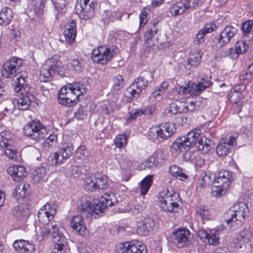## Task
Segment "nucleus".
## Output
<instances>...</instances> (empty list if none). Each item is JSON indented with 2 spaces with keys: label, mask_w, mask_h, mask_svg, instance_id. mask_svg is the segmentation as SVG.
Instances as JSON below:
<instances>
[{
  "label": "nucleus",
  "mask_w": 253,
  "mask_h": 253,
  "mask_svg": "<svg viewBox=\"0 0 253 253\" xmlns=\"http://www.w3.org/2000/svg\"><path fill=\"white\" fill-rule=\"evenodd\" d=\"M180 198L172 187H168L159 192L156 204L161 210L169 213H177L180 210Z\"/></svg>",
  "instance_id": "nucleus-1"
},
{
  "label": "nucleus",
  "mask_w": 253,
  "mask_h": 253,
  "mask_svg": "<svg viewBox=\"0 0 253 253\" xmlns=\"http://www.w3.org/2000/svg\"><path fill=\"white\" fill-rule=\"evenodd\" d=\"M248 213L247 204L245 202H239L229 208L224 213L223 218L228 227L235 229L245 222Z\"/></svg>",
  "instance_id": "nucleus-2"
},
{
  "label": "nucleus",
  "mask_w": 253,
  "mask_h": 253,
  "mask_svg": "<svg viewBox=\"0 0 253 253\" xmlns=\"http://www.w3.org/2000/svg\"><path fill=\"white\" fill-rule=\"evenodd\" d=\"M28 76L27 72L22 71L15 75V79L14 80L15 91L21 94V96L18 99H15L14 101L18 109L21 110H26L28 109L31 103L30 94L27 92L29 89L26 83Z\"/></svg>",
  "instance_id": "nucleus-3"
},
{
  "label": "nucleus",
  "mask_w": 253,
  "mask_h": 253,
  "mask_svg": "<svg viewBox=\"0 0 253 253\" xmlns=\"http://www.w3.org/2000/svg\"><path fill=\"white\" fill-rule=\"evenodd\" d=\"M202 133L201 129L195 128L186 134L177 137L170 146L173 155L177 156L182 151L189 150L200 139Z\"/></svg>",
  "instance_id": "nucleus-4"
},
{
  "label": "nucleus",
  "mask_w": 253,
  "mask_h": 253,
  "mask_svg": "<svg viewBox=\"0 0 253 253\" xmlns=\"http://www.w3.org/2000/svg\"><path fill=\"white\" fill-rule=\"evenodd\" d=\"M84 92L83 84L79 83L69 84L60 89L58 95L59 103L64 105L73 106L77 103L80 95Z\"/></svg>",
  "instance_id": "nucleus-5"
},
{
  "label": "nucleus",
  "mask_w": 253,
  "mask_h": 253,
  "mask_svg": "<svg viewBox=\"0 0 253 253\" xmlns=\"http://www.w3.org/2000/svg\"><path fill=\"white\" fill-rule=\"evenodd\" d=\"M50 235L54 243L52 253H62L67 246V239L64 236L65 229L59 221H54L48 223Z\"/></svg>",
  "instance_id": "nucleus-6"
},
{
  "label": "nucleus",
  "mask_w": 253,
  "mask_h": 253,
  "mask_svg": "<svg viewBox=\"0 0 253 253\" xmlns=\"http://www.w3.org/2000/svg\"><path fill=\"white\" fill-rule=\"evenodd\" d=\"M175 131L174 124L166 123L151 127L148 131V136L153 141L156 140L163 141L171 137Z\"/></svg>",
  "instance_id": "nucleus-7"
},
{
  "label": "nucleus",
  "mask_w": 253,
  "mask_h": 253,
  "mask_svg": "<svg viewBox=\"0 0 253 253\" xmlns=\"http://www.w3.org/2000/svg\"><path fill=\"white\" fill-rule=\"evenodd\" d=\"M116 202V198L113 193H106L91 203L89 214L91 216L99 215L103 213L107 207L112 206Z\"/></svg>",
  "instance_id": "nucleus-8"
},
{
  "label": "nucleus",
  "mask_w": 253,
  "mask_h": 253,
  "mask_svg": "<svg viewBox=\"0 0 253 253\" xmlns=\"http://www.w3.org/2000/svg\"><path fill=\"white\" fill-rule=\"evenodd\" d=\"M23 133L25 136L38 141L45 136L47 129L40 121L33 120L24 126Z\"/></svg>",
  "instance_id": "nucleus-9"
},
{
  "label": "nucleus",
  "mask_w": 253,
  "mask_h": 253,
  "mask_svg": "<svg viewBox=\"0 0 253 253\" xmlns=\"http://www.w3.org/2000/svg\"><path fill=\"white\" fill-rule=\"evenodd\" d=\"M97 7V0H78L75 8L81 18L87 20L94 16Z\"/></svg>",
  "instance_id": "nucleus-10"
},
{
  "label": "nucleus",
  "mask_w": 253,
  "mask_h": 253,
  "mask_svg": "<svg viewBox=\"0 0 253 253\" xmlns=\"http://www.w3.org/2000/svg\"><path fill=\"white\" fill-rule=\"evenodd\" d=\"M14 135L8 131L0 133V146L4 149V153L9 159L15 160L17 151L14 144Z\"/></svg>",
  "instance_id": "nucleus-11"
},
{
  "label": "nucleus",
  "mask_w": 253,
  "mask_h": 253,
  "mask_svg": "<svg viewBox=\"0 0 253 253\" xmlns=\"http://www.w3.org/2000/svg\"><path fill=\"white\" fill-rule=\"evenodd\" d=\"M55 72L61 76L65 75V73L61 72L60 67L58 65L56 58L52 57L47 59L45 63L42 66L39 76L40 80L42 82H47L50 80L53 74Z\"/></svg>",
  "instance_id": "nucleus-12"
},
{
  "label": "nucleus",
  "mask_w": 253,
  "mask_h": 253,
  "mask_svg": "<svg viewBox=\"0 0 253 253\" xmlns=\"http://www.w3.org/2000/svg\"><path fill=\"white\" fill-rule=\"evenodd\" d=\"M191 233L186 228L180 227L174 230L170 236V241L179 248H184L191 243Z\"/></svg>",
  "instance_id": "nucleus-13"
},
{
  "label": "nucleus",
  "mask_w": 253,
  "mask_h": 253,
  "mask_svg": "<svg viewBox=\"0 0 253 253\" xmlns=\"http://www.w3.org/2000/svg\"><path fill=\"white\" fill-rule=\"evenodd\" d=\"M73 152L74 147L71 143L66 142L61 144L58 148V152L54 153L50 157V164L59 166L63 164L72 155Z\"/></svg>",
  "instance_id": "nucleus-14"
},
{
  "label": "nucleus",
  "mask_w": 253,
  "mask_h": 253,
  "mask_svg": "<svg viewBox=\"0 0 253 253\" xmlns=\"http://www.w3.org/2000/svg\"><path fill=\"white\" fill-rule=\"evenodd\" d=\"M113 56V51L105 46H100L92 51V60L100 64L108 63Z\"/></svg>",
  "instance_id": "nucleus-15"
},
{
  "label": "nucleus",
  "mask_w": 253,
  "mask_h": 253,
  "mask_svg": "<svg viewBox=\"0 0 253 253\" xmlns=\"http://www.w3.org/2000/svg\"><path fill=\"white\" fill-rule=\"evenodd\" d=\"M237 32V28L233 26H227L225 27L220 35L215 38L216 48H221L229 43Z\"/></svg>",
  "instance_id": "nucleus-16"
},
{
  "label": "nucleus",
  "mask_w": 253,
  "mask_h": 253,
  "mask_svg": "<svg viewBox=\"0 0 253 253\" xmlns=\"http://www.w3.org/2000/svg\"><path fill=\"white\" fill-rule=\"evenodd\" d=\"M69 225L76 234L85 236L88 233V230L84 221L82 216L77 214L69 216Z\"/></svg>",
  "instance_id": "nucleus-17"
},
{
  "label": "nucleus",
  "mask_w": 253,
  "mask_h": 253,
  "mask_svg": "<svg viewBox=\"0 0 253 253\" xmlns=\"http://www.w3.org/2000/svg\"><path fill=\"white\" fill-rule=\"evenodd\" d=\"M55 206L53 203H46L39 211L38 216L41 223L48 224L53 219L56 214Z\"/></svg>",
  "instance_id": "nucleus-18"
},
{
  "label": "nucleus",
  "mask_w": 253,
  "mask_h": 253,
  "mask_svg": "<svg viewBox=\"0 0 253 253\" xmlns=\"http://www.w3.org/2000/svg\"><path fill=\"white\" fill-rule=\"evenodd\" d=\"M182 155L183 159L194 164L196 168H201L205 163V160L199 150H192L191 148L181 152L178 156Z\"/></svg>",
  "instance_id": "nucleus-19"
},
{
  "label": "nucleus",
  "mask_w": 253,
  "mask_h": 253,
  "mask_svg": "<svg viewBox=\"0 0 253 253\" xmlns=\"http://www.w3.org/2000/svg\"><path fill=\"white\" fill-rule=\"evenodd\" d=\"M217 229H213L207 231L205 229L198 231V235L201 240L210 245L216 246L219 244V237Z\"/></svg>",
  "instance_id": "nucleus-20"
},
{
  "label": "nucleus",
  "mask_w": 253,
  "mask_h": 253,
  "mask_svg": "<svg viewBox=\"0 0 253 253\" xmlns=\"http://www.w3.org/2000/svg\"><path fill=\"white\" fill-rule=\"evenodd\" d=\"M148 85V82L143 77H139L127 88V92L131 97L138 98L142 91Z\"/></svg>",
  "instance_id": "nucleus-21"
},
{
  "label": "nucleus",
  "mask_w": 253,
  "mask_h": 253,
  "mask_svg": "<svg viewBox=\"0 0 253 253\" xmlns=\"http://www.w3.org/2000/svg\"><path fill=\"white\" fill-rule=\"evenodd\" d=\"M211 84V82L207 79H202L198 84L189 82L187 84V92L191 95H197Z\"/></svg>",
  "instance_id": "nucleus-22"
},
{
  "label": "nucleus",
  "mask_w": 253,
  "mask_h": 253,
  "mask_svg": "<svg viewBox=\"0 0 253 253\" xmlns=\"http://www.w3.org/2000/svg\"><path fill=\"white\" fill-rule=\"evenodd\" d=\"M237 135L230 136L227 141L220 142L217 146L216 152L219 156L228 155L230 149L236 144Z\"/></svg>",
  "instance_id": "nucleus-23"
},
{
  "label": "nucleus",
  "mask_w": 253,
  "mask_h": 253,
  "mask_svg": "<svg viewBox=\"0 0 253 253\" xmlns=\"http://www.w3.org/2000/svg\"><path fill=\"white\" fill-rule=\"evenodd\" d=\"M155 225V221L150 218L139 221L137 224L136 233L140 236L148 235Z\"/></svg>",
  "instance_id": "nucleus-24"
},
{
  "label": "nucleus",
  "mask_w": 253,
  "mask_h": 253,
  "mask_svg": "<svg viewBox=\"0 0 253 253\" xmlns=\"http://www.w3.org/2000/svg\"><path fill=\"white\" fill-rule=\"evenodd\" d=\"M7 173L15 181H19L25 177L27 174L25 168L20 165L10 166L7 170Z\"/></svg>",
  "instance_id": "nucleus-25"
},
{
  "label": "nucleus",
  "mask_w": 253,
  "mask_h": 253,
  "mask_svg": "<svg viewBox=\"0 0 253 253\" xmlns=\"http://www.w3.org/2000/svg\"><path fill=\"white\" fill-rule=\"evenodd\" d=\"M15 251L18 253H34L35 247L27 240H17L13 245Z\"/></svg>",
  "instance_id": "nucleus-26"
},
{
  "label": "nucleus",
  "mask_w": 253,
  "mask_h": 253,
  "mask_svg": "<svg viewBox=\"0 0 253 253\" xmlns=\"http://www.w3.org/2000/svg\"><path fill=\"white\" fill-rule=\"evenodd\" d=\"M48 227V223H42L35 226L36 234L35 235V241L40 243L48 238L50 233Z\"/></svg>",
  "instance_id": "nucleus-27"
},
{
  "label": "nucleus",
  "mask_w": 253,
  "mask_h": 253,
  "mask_svg": "<svg viewBox=\"0 0 253 253\" xmlns=\"http://www.w3.org/2000/svg\"><path fill=\"white\" fill-rule=\"evenodd\" d=\"M28 7L37 17H40L44 13L46 0H27Z\"/></svg>",
  "instance_id": "nucleus-28"
},
{
  "label": "nucleus",
  "mask_w": 253,
  "mask_h": 253,
  "mask_svg": "<svg viewBox=\"0 0 253 253\" xmlns=\"http://www.w3.org/2000/svg\"><path fill=\"white\" fill-rule=\"evenodd\" d=\"M30 209L29 206L25 204H19L15 206L12 213L18 220H25L30 215Z\"/></svg>",
  "instance_id": "nucleus-29"
},
{
  "label": "nucleus",
  "mask_w": 253,
  "mask_h": 253,
  "mask_svg": "<svg viewBox=\"0 0 253 253\" xmlns=\"http://www.w3.org/2000/svg\"><path fill=\"white\" fill-rule=\"evenodd\" d=\"M169 172L173 177L181 181H185L189 178L188 172L176 165H171L169 167Z\"/></svg>",
  "instance_id": "nucleus-30"
},
{
  "label": "nucleus",
  "mask_w": 253,
  "mask_h": 253,
  "mask_svg": "<svg viewBox=\"0 0 253 253\" xmlns=\"http://www.w3.org/2000/svg\"><path fill=\"white\" fill-rule=\"evenodd\" d=\"M233 180L232 173L229 171H220L217 177L214 178L213 181L229 188Z\"/></svg>",
  "instance_id": "nucleus-31"
},
{
  "label": "nucleus",
  "mask_w": 253,
  "mask_h": 253,
  "mask_svg": "<svg viewBox=\"0 0 253 253\" xmlns=\"http://www.w3.org/2000/svg\"><path fill=\"white\" fill-rule=\"evenodd\" d=\"M214 175L210 171L201 173L197 181V188H203L213 181Z\"/></svg>",
  "instance_id": "nucleus-32"
},
{
  "label": "nucleus",
  "mask_w": 253,
  "mask_h": 253,
  "mask_svg": "<svg viewBox=\"0 0 253 253\" xmlns=\"http://www.w3.org/2000/svg\"><path fill=\"white\" fill-rule=\"evenodd\" d=\"M253 238V234H252L249 229H246L242 231L237 240L238 242L236 244L237 248L241 249L244 246V244H247L252 241Z\"/></svg>",
  "instance_id": "nucleus-33"
},
{
  "label": "nucleus",
  "mask_w": 253,
  "mask_h": 253,
  "mask_svg": "<svg viewBox=\"0 0 253 253\" xmlns=\"http://www.w3.org/2000/svg\"><path fill=\"white\" fill-rule=\"evenodd\" d=\"M197 147L199 151L203 153H208L211 149L212 141L204 136H201L197 142Z\"/></svg>",
  "instance_id": "nucleus-34"
},
{
  "label": "nucleus",
  "mask_w": 253,
  "mask_h": 253,
  "mask_svg": "<svg viewBox=\"0 0 253 253\" xmlns=\"http://www.w3.org/2000/svg\"><path fill=\"white\" fill-rule=\"evenodd\" d=\"M13 17L12 11L10 8L5 7L0 11V25H7Z\"/></svg>",
  "instance_id": "nucleus-35"
},
{
  "label": "nucleus",
  "mask_w": 253,
  "mask_h": 253,
  "mask_svg": "<svg viewBox=\"0 0 253 253\" xmlns=\"http://www.w3.org/2000/svg\"><path fill=\"white\" fill-rule=\"evenodd\" d=\"M202 54L200 50H196L191 52L188 58L187 66L196 68L201 62Z\"/></svg>",
  "instance_id": "nucleus-36"
},
{
  "label": "nucleus",
  "mask_w": 253,
  "mask_h": 253,
  "mask_svg": "<svg viewBox=\"0 0 253 253\" xmlns=\"http://www.w3.org/2000/svg\"><path fill=\"white\" fill-rule=\"evenodd\" d=\"M146 245L141 241L132 240L130 243V253H146Z\"/></svg>",
  "instance_id": "nucleus-37"
},
{
  "label": "nucleus",
  "mask_w": 253,
  "mask_h": 253,
  "mask_svg": "<svg viewBox=\"0 0 253 253\" xmlns=\"http://www.w3.org/2000/svg\"><path fill=\"white\" fill-rule=\"evenodd\" d=\"M47 179L46 170L44 167L38 168L33 172V180L35 183L43 181Z\"/></svg>",
  "instance_id": "nucleus-38"
},
{
  "label": "nucleus",
  "mask_w": 253,
  "mask_h": 253,
  "mask_svg": "<svg viewBox=\"0 0 253 253\" xmlns=\"http://www.w3.org/2000/svg\"><path fill=\"white\" fill-rule=\"evenodd\" d=\"M196 214L203 221L210 220L211 218L210 211L204 205H199L196 207Z\"/></svg>",
  "instance_id": "nucleus-39"
},
{
  "label": "nucleus",
  "mask_w": 253,
  "mask_h": 253,
  "mask_svg": "<svg viewBox=\"0 0 253 253\" xmlns=\"http://www.w3.org/2000/svg\"><path fill=\"white\" fill-rule=\"evenodd\" d=\"M28 187V185L25 183L19 184L15 188L14 196L17 199L25 197L27 194Z\"/></svg>",
  "instance_id": "nucleus-40"
},
{
  "label": "nucleus",
  "mask_w": 253,
  "mask_h": 253,
  "mask_svg": "<svg viewBox=\"0 0 253 253\" xmlns=\"http://www.w3.org/2000/svg\"><path fill=\"white\" fill-rule=\"evenodd\" d=\"M153 182V176L148 175L145 177L140 183V194L145 195L149 191Z\"/></svg>",
  "instance_id": "nucleus-41"
},
{
  "label": "nucleus",
  "mask_w": 253,
  "mask_h": 253,
  "mask_svg": "<svg viewBox=\"0 0 253 253\" xmlns=\"http://www.w3.org/2000/svg\"><path fill=\"white\" fill-rule=\"evenodd\" d=\"M169 11L171 15L176 16L182 14L186 12V10L184 6L182 0H180L172 5L169 8Z\"/></svg>",
  "instance_id": "nucleus-42"
},
{
  "label": "nucleus",
  "mask_w": 253,
  "mask_h": 253,
  "mask_svg": "<svg viewBox=\"0 0 253 253\" xmlns=\"http://www.w3.org/2000/svg\"><path fill=\"white\" fill-rule=\"evenodd\" d=\"M91 203L87 196H83L77 202L78 208L81 211H87L90 213Z\"/></svg>",
  "instance_id": "nucleus-43"
},
{
  "label": "nucleus",
  "mask_w": 253,
  "mask_h": 253,
  "mask_svg": "<svg viewBox=\"0 0 253 253\" xmlns=\"http://www.w3.org/2000/svg\"><path fill=\"white\" fill-rule=\"evenodd\" d=\"M149 113L151 114V112L150 110H148L147 109H133L129 112L128 116L126 118V121L127 123H129L135 120L138 117L141 116L142 115L148 114Z\"/></svg>",
  "instance_id": "nucleus-44"
},
{
  "label": "nucleus",
  "mask_w": 253,
  "mask_h": 253,
  "mask_svg": "<svg viewBox=\"0 0 253 253\" xmlns=\"http://www.w3.org/2000/svg\"><path fill=\"white\" fill-rule=\"evenodd\" d=\"M157 165L156 157L154 156H152L138 165L137 169L138 170H144L147 169H152Z\"/></svg>",
  "instance_id": "nucleus-45"
},
{
  "label": "nucleus",
  "mask_w": 253,
  "mask_h": 253,
  "mask_svg": "<svg viewBox=\"0 0 253 253\" xmlns=\"http://www.w3.org/2000/svg\"><path fill=\"white\" fill-rule=\"evenodd\" d=\"M214 185L211 187V195L212 197H219L224 195L228 188L213 181Z\"/></svg>",
  "instance_id": "nucleus-46"
},
{
  "label": "nucleus",
  "mask_w": 253,
  "mask_h": 253,
  "mask_svg": "<svg viewBox=\"0 0 253 253\" xmlns=\"http://www.w3.org/2000/svg\"><path fill=\"white\" fill-rule=\"evenodd\" d=\"M111 183V180L105 175L96 177V191L108 188Z\"/></svg>",
  "instance_id": "nucleus-47"
},
{
  "label": "nucleus",
  "mask_w": 253,
  "mask_h": 253,
  "mask_svg": "<svg viewBox=\"0 0 253 253\" xmlns=\"http://www.w3.org/2000/svg\"><path fill=\"white\" fill-rule=\"evenodd\" d=\"M14 66L11 65L8 61L3 66L1 70L2 76L6 78H10L16 71Z\"/></svg>",
  "instance_id": "nucleus-48"
},
{
  "label": "nucleus",
  "mask_w": 253,
  "mask_h": 253,
  "mask_svg": "<svg viewBox=\"0 0 253 253\" xmlns=\"http://www.w3.org/2000/svg\"><path fill=\"white\" fill-rule=\"evenodd\" d=\"M244 99V94H240L239 93H231L229 96L230 101L236 104L238 107V111L241 110L242 107Z\"/></svg>",
  "instance_id": "nucleus-49"
},
{
  "label": "nucleus",
  "mask_w": 253,
  "mask_h": 253,
  "mask_svg": "<svg viewBox=\"0 0 253 253\" xmlns=\"http://www.w3.org/2000/svg\"><path fill=\"white\" fill-rule=\"evenodd\" d=\"M159 30L158 21L156 20H154L148 25L145 35L154 37L158 34Z\"/></svg>",
  "instance_id": "nucleus-50"
},
{
  "label": "nucleus",
  "mask_w": 253,
  "mask_h": 253,
  "mask_svg": "<svg viewBox=\"0 0 253 253\" xmlns=\"http://www.w3.org/2000/svg\"><path fill=\"white\" fill-rule=\"evenodd\" d=\"M96 178L95 177H87L84 180V186L87 191H96Z\"/></svg>",
  "instance_id": "nucleus-51"
},
{
  "label": "nucleus",
  "mask_w": 253,
  "mask_h": 253,
  "mask_svg": "<svg viewBox=\"0 0 253 253\" xmlns=\"http://www.w3.org/2000/svg\"><path fill=\"white\" fill-rule=\"evenodd\" d=\"M130 241L117 243L114 249L115 253H130Z\"/></svg>",
  "instance_id": "nucleus-52"
},
{
  "label": "nucleus",
  "mask_w": 253,
  "mask_h": 253,
  "mask_svg": "<svg viewBox=\"0 0 253 253\" xmlns=\"http://www.w3.org/2000/svg\"><path fill=\"white\" fill-rule=\"evenodd\" d=\"M67 0H55L54 2V6L56 10V18H59L62 14L65 12V5Z\"/></svg>",
  "instance_id": "nucleus-53"
},
{
  "label": "nucleus",
  "mask_w": 253,
  "mask_h": 253,
  "mask_svg": "<svg viewBox=\"0 0 253 253\" xmlns=\"http://www.w3.org/2000/svg\"><path fill=\"white\" fill-rule=\"evenodd\" d=\"M127 136L124 134H118L114 139L116 147L120 149L125 147L127 145Z\"/></svg>",
  "instance_id": "nucleus-54"
},
{
  "label": "nucleus",
  "mask_w": 253,
  "mask_h": 253,
  "mask_svg": "<svg viewBox=\"0 0 253 253\" xmlns=\"http://www.w3.org/2000/svg\"><path fill=\"white\" fill-rule=\"evenodd\" d=\"M76 155L78 158L86 162L88 159V152L85 146H81L77 149Z\"/></svg>",
  "instance_id": "nucleus-55"
},
{
  "label": "nucleus",
  "mask_w": 253,
  "mask_h": 253,
  "mask_svg": "<svg viewBox=\"0 0 253 253\" xmlns=\"http://www.w3.org/2000/svg\"><path fill=\"white\" fill-rule=\"evenodd\" d=\"M144 210V207L141 205H135L132 207H127L122 210L123 212H128L132 214H136Z\"/></svg>",
  "instance_id": "nucleus-56"
},
{
  "label": "nucleus",
  "mask_w": 253,
  "mask_h": 253,
  "mask_svg": "<svg viewBox=\"0 0 253 253\" xmlns=\"http://www.w3.org/2000/svg\"><path fill=\"white\" fill-rule=\"evenodd\" d=\"M235 47L237 51V53H239L240 54H242L245 53L248 50L249 46L245 41H240L236 43Z\"/></svg>",
  "instance_id": "nucleus-57"
},
{
  "label": "nucleus",
  "mask_w": 253,
  "mask_h": 253,
  "mask_svg": "<svg viewBox=\"0 0 253 253\" xmlns=\"http://www.w3.org/2000/svg\"><path fill=\"white\" fill-rule=\"evenodd\" d=\"M57 142V138L55 134H50L45 139L43 143L44 147L49 148L53 147L56 145Z\"/></svg>",
  "instance_id": "nucleus-58"
},
{
  "label": "nucleus",
  "mask_w": 253,
  "mask_h": 253,
  "mask_svg": "<svg viewBox=\"0 0 253 253\" xmlns=\"http://www.w3.org/2000/svg\"><path fill=\"white\" fill-rule=\"evenodd\" d=\"M3 112L10 114L13 111L14 108L16 107L15 101L14 100H7L4 102L2 105Z\"/></svg>",
  "instance_id": "nucleus-59"
},
{
  "label": "nucleus",
  "mask_w": 253,
  "mask_h": 253,
  "mask_svg": "<svg viewBox=\"0 0 253 253\" xmlns=\"http://www.w3.org/2000/svg\"><path fill=\"white\" fill-rule=\"evenodd\" d=\"M76 34L77 32H74V31L71 30V31H70L65 30L64 31V37L66 42L70 44L72 43L75 40Z\"/></svg>",
  "instance_id": "nucleus-60"
},
{
  "label": "nucleus",
  "mask_w": 253,
  "mask_h": 253,
  "mask_svg": "<svg viewBox=\"0 0 253 253\" xmlns=\"http://www.w3.org/2000/svg\"><path fill=\"white\" fill-rule=\"evenodd\" d=\"M124 84V81L122 76L118 75L114 77L113 87L115 90H119L122 88Z\"/></svg>",
  "instance_id": "nucleus-61"
},
{
  "label": "nucleus",
  "mask_w": 253,
  "mask_h": 253,
  "mask_svg": "<svg viewBox=\"0 0 253 253\" xmlns=\"http://www.w3.org/2000/svg\"><path fill=\"white\" fill-rule=\"evenodd\" d=\"M117 159L122 168H125L129 167L130 162L126 156H122L121 157H119L118 156L117 157Z\"/></svg>",
  "instance_id": "nucleus-62"
},
{
  "label": "nucleus",
  "mask_w": 253,
  "mask_h": 253,
  "mask_svg": "<svg viewBox=\"0 0 253 253\" xmlns=\"http://www.w3.org/2000/svg\"><path fill=\"white\" fill-rule=\"evenodd\" d=\"M253 24V22L251 20H247L243 23L242 25V28L243 33L244 34L249 33L252 30Z\"/></svg>",
  "instance_id": "nucleus-63"
},
{
  "label": "nucleus",
  "mask_w": 253,
  "mask_h": 253,
  "mask_svg": "<svg viewBox=\"0 0 253 253\" xmlns=\"http://www.w3.org/2000/svg\"><path fill=\"white\" fill-rule=\"evenodd\" d=\"M114 18L111 11L106 10L104 12L102 15V20L105 24H107L111 21H114Z\"/></svg>",
  "instance_id": "nucleus-64"
}]
</instances>
